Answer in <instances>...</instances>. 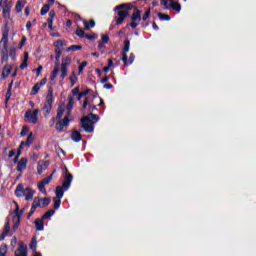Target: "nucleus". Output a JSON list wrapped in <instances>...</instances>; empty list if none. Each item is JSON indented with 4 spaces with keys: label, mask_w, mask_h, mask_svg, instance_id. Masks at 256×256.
I'll list each match as a JSON object with an SVG mask.
<instances>
[{
    "label": "nucleus",
    "mask_w": 256,
    "mask_h": 256,
    "mask_svg": "<svg viewBox=\"0 0 256 256\" xmlns=\"http://www.w3.org/2000/svg\"><path fill=\"white\" fill-rule=\"evenodd\" d=\"M130 45H131V42H129V40L124 41V48H123L122 55H127V52L130 49Z\"/></svg>",
    "instance_id": "30"
},
{
    "label": "nucleus",
    "mask_w": 256,
    "mask_h": 256,
    "mask_svg": "<svg viewBox=\"0 0 256 256\" xmlns=\"http://www.w3.org/2000/svg\"><path fill=\"white\" fill-rule=\"evenodd\" d=\"M37 115H39V109H35L33 111L28 110L25 113V121L27 123H33L34 125L37 123V121H39V118L37 117Z\"/></svg>",
    "instance_id": "5"
},
{
    "label": "nucleus",
    "mask_w": 256,
    "mask_h": 256,
    "mask_svg": "<svg viewBox=\"0 0 256 256\" xmlns=\"http://www.w3.org/2000/svg\"><path fill=\"white\" fill-rule=\"evenodd\" d=\"M30 249H33V250H34V253H35V251H36V249H37V238H33V239H32V242H31V244H30Z\"/></svg>",
    "instance_id": "44"
},
{
    "label": "nucleus",
    "mask_w": 256,
    "mask_h": 256,
    "mask_svg": "<svg viewBox=\"0 0 256 256\" xmlns=\"http://www.w3.org/2000/svg\"><path fill=\"white\" fill-rule=\"evenodd\" d=\"M20 221H21V219H19V215H18V217L16 218V222L13 226L14 231H17V229H19Z\"/></svg>",
    "instance_id": "47"
},
{
    "label": "nucleus",
    "mask_w": 256,
    "mask_h": 256,
    "mask_svg": "<svg viewBox=\"0 0 256 256\" xmlns=\"http://www.w3.org/2000/svg\"><path fill=\"white\" fill-rule=\"evenodd\" d=\"M55 215V210H49L47 211L43 216L42 219H49L50 217H53Z\"/></svg>",
    "instance_id": "34"
},
{
    "label": "nucleus",
    "mask_w": 256,
    "mask_h": 256,
    "mask_svg": "<svg viewBox=\"0 0 256 256\" xmlns=\"http://www.w3.org/2000/svg\"><path fill=\"white\" fill-rule=\"evenodd\" d=\"M7 246L6 244H2L0 246V256H7Z\"/></svg>",
    "instance_id": "36"
},
{
    "label": "nucleus",
    "mask_w": 256,
    "mask_h": 256,
    "mask_svg": "<svg viewBox=\"0 0 256 256\" xmlns=\"http://www.w3.org/2000/svg\"><path fill=\"white\" fill-rule=\"evenodd\" d=\"M61 207V198H54V209Z\"/></svg>",
    "instance_id": "43"
},
{
    "label": "nucleus",
    "mask_w": 256,
    "mask_h": 256,
    "mask_svg": "<svg viewBox=\"0 0 256 256\" xmlns=\"http://www.w3.org/2000/svg\"><path fill=\"white\" fill-rule=\"evenodd\" d=\"M51 109H53V105L45 103L43 110L45 111V113H47V115H49V113H51Z\"/></svg>",
    "instance_id": "42"
},
{
    "label": "nucleus",
    "mask_w": 256,
    "mask_h": 256,
    "mask_svg": "<svg viewBox=\"0 0 256 256\" xmlns=\"http://www.w3.org/2000/svg\"><path fill=\"white\" fill-rule=\"evenodd\" d=\"M27 4V0H18L15 6V9L18 13H21L23 11V8Z\"/></svg>",
    "instance_id": "18"
},
{
    "label": "nucleus",
    "mask_w": 256,
    "mask_h": 256,
    "mask_svg": "<svg viewBox=\"0 0 256 256\" xmlns=\"http://www.w3.org/2000/svg\"><path fill=\"white\" fill-rule=\"evenodd\" d=\"M116 9H124V11H131V9H133V6L131 4H121L119 6H116Z\"/></svg>",
    "instance_id": "29"
},
{
    "label": "nucleus",
    "mask_w": 256,
    "mask_h": 256,
    "mask_svg": "<svg viewBox=\"0 0 256 256\" xmlns=\"http://www.w3.org/2000/svg\"><path fill=\"white\" fill-rule=\"evenodd\" d=\"M9 43V31L5 30L2 34V38L0 41V45H2V54L4 57H7V55H10V57H15V47H9L7 46Z\"/></svg>",
    "instance_id": "1"
},
{
    "label": "nucleus",
    "mask_w": 256,
    "mask_h": 256,
    "mask_svg": "<svg viewBox=\"0 0 256 256\" xmlns=\"http://www.w3.org/2000/svg\"><path fill=\"white\" fill-rule=\"evenodd\" d=\"M13 68L11 67V65H6L3 70H2V77L3 79H7V77H9V75L11 74V70Z\"/></svg>",
    "instance_id": "19"
},
{
    "label": "nucleus",
    "mask_w": 256,
    "mask_h": 256,
    "mask_svg": "<svg viewBox=\"0 0 256 256\" xmlns=\"http://www.w3.org/2000/svg\"><path fill=\"white\" fill-rule=\"evenodd\" d=\"M100 42L107 45V43H109V35H102V40Z\"/></svg>",
    "instance_id": "48"
},
{
    "label": "nucleus",
    "mask_w": 256,
    "mask_h": 256,
    "mask_svg": "<svg viewBox=\"0 0 256 256\" xmlns=\"http://www.w3.org/2000/svg\"><path fill=\"white\" fill-rule=\"evenodd\" d=\"M72 181H73V175H71L70 173H67L65 175V179H64V182L62 184V187H63L64 191L69 190V187H71Z\"/></svg>",
    "instance_id": "13"
},
{
    "label": "nucleus",
    "mask_w": 256,
    "mask_h": 256,
    "mask_svg": "<svg viewBox=\"0 0 256 256\" xmlns=\"http://www.w3.org/2000/svg\"><path fill=\"white\" fill-rule=\"evenodd\" d=\"M115 11L117 12L118 18L116 20V25H122L125 21V18L129 17V11L125 10V8L117 9L115 8Z\"/></svg>",
    "instance_id": "9"
},
{
    "label": "nucleus",
    "mask_w": 256,
    "mask_h": 256,
    "mask_svg": "<svg viewBox=\"0 0 256 256\" xmlns=\"http://www.w3.org/2000/svg\"><path fill=\"white\" fill-rule=\"evenodd\" d=\"M98 49H100L101 53H105V44L103 42H98Z\"/></svg>",
    "instance_id": "49"
},
{
    "label": "nucleus",
    "mask_w": 256,
    "mask_h": 256,
    "mask_svg": "<svg viewBox=\"0 0 256 256\" xmlns=\"http://www.w3.org/2000/svg\"><path fill=\"white\" fill-rule=\"evenodd\" d=\"M131 23H130V27H132V29H135L139 23H141V11H139V9L135 8L134 12L131 16Z\"/></svg>",
    "instance_id": "8"
},
{
    "label": "nucleus",
    "mask_w": 256,
    "mask_h": 256,
    "mask_svg": "<svg viewBox=\"0 0 256 256\" xmlns=\"http://www.w3.org/2000/svg\"><path fill=\"white\" fill-rule=\"evenodd\" d=\"M85 37L88 39V40H93V39H97V35L96 34H92V35H89V34H86Z\"/></svg>",
    "instance_id": "54"
},
{
    "label": "nucleus",
    "mask_w": 256,
    "mask_h": 256,
    "mask_svg": "<svg viewBox=\"0 0 256 256\" xmlns=\"http://www.w3.org/2000/svg\"><path fill=\"white\" fill-rule=\"evenodd\" d=\"M71 65V58L67 57V58H63L62 59V64H61V68H60V78L65 79V77H67V74L69 73V66Z\"/></svg>",
    "instance_id": "4"
},
{
    "label": "nucleus",
    "mask_w": 256,
    "mask_h": 256,
    "mask_svg": "<svg viewBox=\"0 0 256 256\" xmlns=\"http://www.w3.org/2000/svg\"><path fill=\"white\" fill-rule=\"evenodd\" d=\"M72 119H73V116L71 114H66L64 119H62L56 123V130L59 133H63L65 127H67L69 125V123H71Z\"/></svg>",
    "instance_id": "3"
},
{
    "label": "nucleus",
    "mask_w": 256,
    "mask_h": 256,
    "mask_svg": "<svg viewBox=\"0 0 256 256\" xmlns=\"http://www.w3.org/2000/svg\"><path fill=\"white\" fill-rule=\"evenodd\" d=\"M43 71V66H39L37 69H36V73H37V77H39V75H41V72Z\"/></svg>",
    "instance_id": "58"
},
{
    "label": "nucleus",
    "mask_w": 256,
    "mask_h": 256,
    "mask_svg": "<svg viewBox=\"0 0 256 256\" xmlns=\"http://www.w3.org/2000/svg\"><path fill=\"white\" fill-rule=\"evenodd\" d=\"M9 231H11V226H10L9 222H7L5 225V228L3 230V233H6L7 235H9Z\"/></svg>",
    "instance_id": "50"
},
{
    "label": "nucleus",
    "mask_w": 256,
    "mask_h": 256,
    "mask_svg": "<svg viewBox=\"0 0 256 256\" xmlns=\"http://www.w3.org/2000/svg\"><path fill=\"white\" fill-rule=\"evenodd\" d=\"M104 89H113V84H111V83L105 84Z\"/></svg>",
    "instance_id": "62"
},
{
    "label": "nucleus",
    "mask_w": 256,
    "mask_h": 256,
    "mask_svg": "<svg viewBox=\"0 0 256 256\" xmlns=\"http://www.w3.org/2000/svg\"><path fill=\"white\" fill-rule=\"evenodd\" d=\"M9 13H10L9 8H4V9H3V15H4V17H9Z\"/></svg>",
    "instance_id": "57"
},
{
    "label": "nucleus",
    "mask_w": 256,
    "mask_h": 256,
    "mask_svg": "<svg viewBox=\"0 0 256 256\" xmlns=\"http://www.w3.org/2000/svg\"><path fill=\"white\" fill-rule=\"evenodd\" d=\"M81 49H83V46H81V45H72V46L66 48V51H67V53H69V51H79Z\"/></svg>",
    "instance_id": "32"
},
{
    "label": "nucleus",
    "mask_w": 256,
    "mask_h": 256,
    "mask_svg": "<svg viewBox=\"0 0 256 256\" xmlns=\"http://www.w3.org/2000/svg\"><path fill=\"white\" fill-rule=\"evenodd\" d=\"M46 104L53 105V89L48 90V94L46 96Z\"/></svg>",
    "instance_id": "22"
},
{
    "label": "nucleus",
    "mask_w": 256,
    "mask_h": 256,
    "mask_svg": "<svg viewBox=\"0 0 256 256\" xmlns=\"http://www.w3.org/2000/svg\"><path fill=\"white\" fill-rule=\"evenodd\" d=\"M34 139H35V138L33 137V133H30V134L28 135V137H27L26 142H25V141H22V142L20 143V149H23V148H25V147H31V143H33Z\"/></svg>",
    "instance_id": "15"
},
{
    "label": "nucleus",
    "mask_w": 256,
    "mask_h": 256,
    "mask_svg": "<svg viewBox=\"0 0 256 256\" xmlns=\"http://www.w3.org/2000/svg\"><path fill=\"white\" fill-rule=\"evenodd\" d=\"M27 43V38L24 36L22 37V41L20 42L19 49H23V46Z\"/></svg>",
    "instance_id": "53"
},
{
    "label": "nucleus",
    "mask_w": 256,
    "mask_h": 256,
    "mask_svg": "<svg viewBox=\"0 0 256 256\" xmlns=\"http://www.w3.org/2000/svg\"><path fill=\"white\" fill-rule=\"evenodd\" d=\"M38 189L43 193V195H47V189H45V185L41 182H38Z\"/></svg>",
    "instance_id": "41"
},
{
    "label": "nucleus",
    "mask_w": 256,
    "mask_h": 256,
    "mask_svg": "<svg viewBox=\"0 0 256 256\" xmlns=\"http://www.w3.org/2000/svg\"><path fill=\"white\" fill-rule=\"evenodd\" d=\"M77 74L75 73V71H72L69 77V80L71 82V87H73L75 85V83H77Z\"/></svg>",
    "instance_id": "25"
},
{
    "label": "nucleus",
    "mask_w": 256,
    "mask_h": 256,
    "mask_svg": "<svg viewBox=\"0 0 256 256\" xmlns=\"http://www.w3.org/2000/svg\"><path fill=\"white\" fill-rule=\"evenodd\" d=\"M47 167H49V162L44 160L38 161L36 167L38 175H43V171L47 170Z\"/></svg>",
    "instance_id": "12"
},
{
    "label": "nucleus",
    "mask_w": 256,
    "mask_h": 256,
    "mask_svg": "<svg viewBox=\"0 0 256 256\" xmlns=\"http://www.w3.org/2000/svg\"><path fill=\"white\" fill-rule=\"evenodd\" d=\"M66 45L67 42L63 40H57L56 42H54V47H56V49H61V47H65Z\"/></svg>",
    "instance_id": "31"
},
{
    "label": "nucleus",
    "mask_w": 256,
    "mask_h": 256,
    "mask_svg": "<svg viewBox=\"0 0 256 256\" xmlns=\"http://www.w3.org/2000/svg\"><path fill=\"white\" fill-rule=\"evenodd\" d=\"M107 81H109V77L105 76L104 78H102L101 83H107Z\"/></svg>",
    "instance_id": "64"
},
{
    "label": "nucleus",
    "mask_w": 256,
    "mask_h": 256,
    "mask_svg": "<svg viewBox=\"0 0 256 256\" xmlns=\"http://www.w3.org/2000/svg\"><path fill=\"white\" fill-rule=\"evenodd\" d=\"M45 221V219H36L35 220V227H36V231H43L44 227H45V223L43 222Z\"/></svg>",
    "instance_id": "17"
},
{
    "label": "nucleus",
    "mask_w": 256,
    "mask_h": 256,
    "mask_svg": "<svg viewBox=\"0 0 256 256\" xmlns=\"http://www.w3.org/2000/svg\"><path fill=\"white\" fill-rule=\"evenodd\" d=\"M149 15H151V11L147 10L142 17L143 21H147V19H149Z\"/></svg>",
    "instance_id": "52"
},
{
    "label": "nucleus",
    "mask_w": 256,
    "mask_h": 256,
    "mask_svg": "<svg viewBox=\"0 0 256 256\" xmlns=\"http://www.w3.org/2000/svg\"><path fill=\"white\" fill-rule=\"evenodd\" d=\"M15 245H17V237H13L11 240V247H13V249H15Z\"/></svg>",
    "instance_id": "56"
},
{
    "label": "nucleus",
    "mask_w": 256,
    "mask_h": 256,
    "mask_svg": "<svg viewBox=\"0 0 256 256\" xmlns=\"http://www.w3.org/2000/svg\"><path fill=\"white\" fill-rule=\"evenodd\" d=\"M27 246L23 242L18 243V249L15 251V256H27Z\"/></svg>",
    "instance_id": "11"
},
{
    "label": "nucleus",
    "mask_w": 256,
    "mask_h": 256,
    "mask_svg": "<svg viewBox=\"0 0 256 256\" xmlns=\"http://www.w3.org/2000/svg\"><path fill=\"white\" fill-rule=\"evenodd\" d=\"M158 17L161 21H171V16L167 14L158 13Z\"/></svg>",
    "instance_id": "33"
},
{
    "label": "nucleus",
    "mask_w": 256,
    "mask_h": 256,
    "mask_svg": "<svg viewBox=\"0 0 256 256\" xmlns=\"http://www.w3.org/2000/svg\"><path fill=\"white\" fill-rule=\"evenodd\" d=\"M5 237H7V233L2 232V234L0 235V241H3Z\"/></svg>",
    "instance_id": "63"
},
{
    "label": "nucleus",
    "mask_w": 256,
    "mask_h": 256,
    "mask_svg": "<svg viewBox=\"0 0 256 256\" xmlns=\"http://www.w3.org/2000/svg\"><path fill=\"white\" fill-rule=\"evenodd\" d=\"M63 115H65V106H59L57 115H56V119H61V117H63Z\"/></svg>",
    "instance_id": "28"
},
{
    "label": "nucleus",
    "mask_w": 256,
    "mask_h": 256,
    "mask_svg": "<svg viewBox=\"0 0 256 256\" xmlns=\"http://www.w3.org/2000/svg\"><path fill=\"white\" fill-rule=\"evenodd\" d=\"M88 117H89L90 121H91V119H93L95 121H99V116H97L96 114H90Z\"/></svg>",
    "instance_id": "55"
},
{
    "label": "nucleus",
    "mask_w": 256,
    "mask_h": 256,
    "mask_svg": "<svg viewBox=\"0 0 256 256\" xmlns=\"http://www.w3.org/2000/svg\"><path fill=\"white\" fill-rule=\"evenodd\" d=\"M83 23L86 30L93 29V27H95V21L93 20H90L89 22L84 20Z\"/></svg>",
    "instance_id": "27"
},
{
    "label": "nucleus",
    "mask_w": 256,
    "mask_h": 256,
    "mask_svg": "<svg viewBox=\"0 0 256 256\" xmlns=\"http://www.w3.org/2000/svg\"><path fill=\"white\" fill-rule=\"evenodd\" d=\"M52 179H53V174H51L47 178L40 181V183H42V185H49V183H51Z\"/></svg>",
    "instance_id": "40"
},
{
    "label": "nucleus",
    "mask_w": 256,
    "mask_h": 256,
    "mask_svg": "<svg viewBox=\"0 0 256 256\" xmlns=\"http://www.w3.org/2000/svg\"><path fill=\"white\" fill-rule=\"evenodd\" d=\"M29 61V53L25 52L24 53V60L20 65V69H27V62Z\"/></svg>",
    "instance_id": "24"
},
{
    "label": "nucleus",
    "mask_w": 256,
    "mask_h": 256,
    "mask_svg": "<svg viewBox=\"0 0 256 256\" xmlns=\"http://www.w3.org/2000/svg\"><path fill=\"white\" fill-rule=\"evenodd\" d=\"M87 67V61H83L78 67V75L83 73V69Z\"/></svg>",
    "instance_id": "39"
},
{
    "label": "nucleus",
    "mask_w": 256,
    "mask_h": 256,
    "mask_svg": "<svg viewBox=\"0 0 256 256\" xmlns=\"http://www.w3.org/2000/svg\"><path fill=\"white\" fill-rule=\"evenodd\" d=\"M28 159L27 158H22L20 159V161H18L17 164V171H19L21 173V171H25L27 169V163H28Z\"/></svg>",
    "instance_id": "14"
},
{
    "label": "nucleus",
    "mask_w": 256,
    "mask_h": 256,
    "mask_svg": "<svg viewBox=\"0 0 256 256\" xmlns=\"http://www.w3.org/2000/svg\"><path fill=\"white\" fill-rule=\"evenodd\" d=\"M28 133H29V128H28L27 126H23L20 135H21L22 137H25V135H27Z\"/></svg>",
    "instance_id": "46"
},
{
    "label": "nucleus",
    "mask_w": 256,
    "mask_h": 256,
    "mask_svg": "<svg viewBox=\"0 0 256 256\" xmlns=\"http://www.w3.org/2000/svg\"><path fill=\"white\" fill-rule=\"evenodd\" d=\"M57 75H59V65L58 64H56L54 66V69L50 75V80L55 81V79H57Z\"/></svg>",
    "instance_id": "21"
},
{
    "label": "nucleus",
    "mask_w": 256,
    "mask_h": 256,
    "mask_svg": "<svg viewBox=\"0 0 256 256\" xmlns=\"http://www.w3.org/2000/svg\"><path fill=\"white\" fill-rule=\"evenodd\" d=\"M81 123H82V128L84 129V131H86V133H93L94 126H93V122L91 121V118H89L88 116H85L84 118L81 119Z\"/></svg>",
    "instance_id": "7"
},
{
    "label": "nucleus",
    "mask_w": 256,
    "mask_h": 256,
    "mask_svg": "<svg viewBox=\"0 0 256 256\" xmlns=\"http://www.w3.org/2000/svg\"><path fill=\"white\" fill-rule=\"evenodd\" d=\"M72 95H79V87H76L72 90Z\"/></svg>",
    "instance_id": "60"
},
{
    "label": "nucleus",
    "mask_w": 256,
    "mask_h": 256,
    "mask_svg": "<svg viewBox=\"0 0 256 256\" xmlns=\"http://www.w3.org/2000/svg\"><path fill=\"white\" fill-rule=\"evenodd\" d=\"M75 105V100L73 98H70L68 105L66 107V115H71V109H73V106Z\"/></svg>",
    "instance_id": "23"
},
{
    "label": "nucleus",
    "mask_w": 256,
    "mask_h": 256,
    "mask_svg": "<svg viewBox=\"0 0 256 256\" xmlns=\"http://www.w3.org/2000/svg\"><path fill=\"white\" fill-rule=\"evenodd\" d=\"M34 199H38L40 201V205H43V203H45L46 200H49V203H51V198H39V197H36Z\"/></svg>",
    "instance_id": "51"
},
{
    "label": "nucleus",
    "mask_w": 256,
    "mask_h": 256,
    "mask_svg": "<svg viewBox=\"0 0 256 256\" xmlns=\"http://www.w3.org/2000/svg\"><path fill=\"white\" fill-rule=\"evenodd\" d=\"M122 61L125 65L133 64V61H135V54L131 53L129 59H127V54H122Z\"/></svg>",
    "instance_id": "16"
},
{
    "label": "nucleus",
    "mask_w": 256,
    "mask_h": 256,
    "mask_svg": "<svg viewBox=\"0 0 256 256\" xmlns=\"http://www.w3.org/2000/svg\"><path fill=\"white\" fill-rule=\"evenodd\" d=\"M50 5L49 4H45L42 8H41V15H47V13H49V9H50Z\"/></svg>",
    "instance_id": "38"
},
{
    "label": "nucleus",
    "mask_w": 256,
    "mask_h": 256,
    "mask_svg": "<svg viewBox=\"0 0 256 256\" xmlns=\"http://www.w3.org/2000/svg\"><path fill=\"white\" fill-rule=\"evenodd\" d=\"M72 141H74L75 143H79V141H81L82 139V136H81V133H79V131L77 130H74L72 132Z\"/></svg>",
    "instance_id": "20"
},
{
    "label": "nucleus",
    "mask_w": 256,
    "mask_h": 256,
    "mask_svg": "<svg viewBox=\"0 0 256 256\" xmlns=\"http://www.w3.org/2000/svg\"><path fill=\"white\" fill-rule=\"evenodd\" d=\"M15 195L16 197H25L26 201H31L35 195V190L29 187L25 188L23 184H18L15 190Z\"/></svg>",
    "instance_id": "2"
},
{
    "label": "nucleus",
    "mask_w": 256,
    "mask_h": 256,
    "mask_svg": "<svg viewBox=\"0 0 256 256\" xmlns=\"http://www.w3.org/2000/svg\"><path fill=\"white\" fill-rule=\"evenodd\" d=\"M47 205H49V200H44V203L41 204V202L38 198L34 199L28 217H31V215H33V213H35V209H37V207H47Z\"/></svg>",
    "instance_id": "10"
},
{
    "label": "nucleus",
    "mask_w": 256,
    "mask_h": 256,
    "mask_svg": "<svg viewBox=\"0 0 256 256\" xmlns=\"http://www.w3.org/2000/svg\"><path fill=\"white\" fill-rule=\"evenodd\" d=\"M76 35H77L78 37H85V31H83V29H81L80 27H78V28L76 29Z\"/></svg>",
    "instance_id": "45"
},
{
    "label": "nucleus",
    "mask_w": 256,
    "mask_h": 256,
    "mask_svg": "<svg viewBox=\"0 0 256 256\" xmlns=\"http://www.w3.org/2000/svg\"><path fill=\"white\" fill-rule=\"evenodd\" d=\"M47 83V78H44L40 81V83H38V85H40V87H43V85H46Z\"/></svg>",
    "instance_id": "59"
},
{
    "label": "nucleus",
    "mask_w": 256,
    "mask_h": 256,
    "mask_svg": "<svg viewBox=\"0 0 256 256\" xmlns=\"http://www.w3.org/2000/svg\"><path fill=\"white\" fill-rule=\"evenodd\" d=\"M15 205H16V208H15V215H16V219H17V217H19V219H21V215H23V210H20L19 211V204H17L16 202H15Z\"/></svg>",
    "instance_id": "37"
},
{
    "label": "nucleus",
    "mask_w": 256,
    "mask_h": 256,
    "mask_svg": "<svg viewBox=\"0 0 256 256\" xmlns=\"http://www.w3.org/2000/svg\"><path fill=\"white\" fill-rule=\"evenodd\" d=\"M41 89V85H39L38 83H36L31 91V95H37V93H39V90Z\"/></svg>",
    "instance_id": "35"
},
{
    "label": "nucleus",
    "mask_w": 256,
    "mask_h": 256,
    "mask_svg": "<svg viewBox=\"0 0 256 256\" xmlns=\"http://www.w3.org/2000/svg\"><path fill=\"white\" fill-rule=\"evenodd\" d=\"M63 195H64L63 187L57 186L56 187V199H63Z\"/></svg>",
    "instance_id": "26"
},
{
    "label": "nucleus",
    "mask_w": 256,
    "mask_h": 256,
    "mask_svg": "<svg viewBox=\"0 0 256 256\" xmlns=\"http://www.w3.org/2000/svg\"><path fill=\"white\" fill-rule=\"evenodd\" d=\"M161 5L164 6V9L166 11H169V9H173L174 11H177V13L181 12V4H179V2H170L169 4V0H161L160 1Z\"/></svg>",
    "instance_id": "6"
},
{
    "label": "nucleus",
    "mask_w": 256,
    "mask_h": 256,
    "mask_svg": "<svg viewBox=\"0 0 256 256\" xmlns=\"http://www.w3.org/2000/svg\"><path fill=\"white\" fill-rule=\"evenodd\" d=\"M32 25H33V24H31V21H28V22L26 23V29H27V31H31Z\"/></svg>",
    "instance_id": "61"
}]
</instances>
